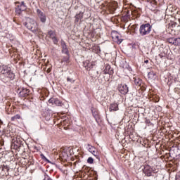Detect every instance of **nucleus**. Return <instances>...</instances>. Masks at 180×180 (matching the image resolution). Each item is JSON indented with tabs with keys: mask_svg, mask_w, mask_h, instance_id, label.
Instances as JSON below:
<instances>
[{
	"mask_svg": "<svg viewBox=\"0 0 180 180\" xmlns=\"http://www.w3.org/2000/svg\"><path fill=\"white\" fill-rule=\"evenodd\" d=\"M24 25L27 28L29 29V30H31V32L35 34H40L41 33V30L40 28H39L37 22L32 18H27L26 22L24 23Z\"/></svg>",
	"mask_w": 180,
	"mask_h": 180,
	"instance_id": "1",
	"label": "nucleus"
},
{
	"mask_svg": "<svg viewBox=\"0 0 180 180\" xmlns=\"http://www.w3.org/2000/svg\"><path fill=\"white\" fill-rule=\"evenodd\" d=\"M1 73L6 77V78H9V79H15V74L12 72V70H11V67H8V65H4L2 66V70L1 71Z\"/></svg>",
	"mask_w": 180,
	"mask_h": 180,
	"instance_id": "2",
	"label": "nucleus"
},
{
	"mask_svg": "<svg viewBox=\"0 0 180 180\" xmlns=\"http://www.w3.org/2000/svg\"><path fill=\"white\" fill-rule=\"evenodd\" d=\"M150 32H151V25L150 24L147 23L141 25L139 32L141 36L149 34Z\"/></svg>",
	"mask_w": 180,
	"mask_h": 180,
	"instance_id": "3",
	"label": "nucleus"
},
{
	"mask_svg": "<svg viewBox=\"0 0 180 180\" xmlns=\"http://www.w3.org/2000/svg\"><path fill=\"white\" fill-rule=\"evenodd\" d=\"M27 9L26 4H25V1H22L20 5H18L15 7V13L16 15H22V12H25Z\"/></svg>",
	"mask_w": 180,
	"mask_h": 180,
	"instance_id": "4",
	"label": "nucleus"
},
{
	"mask_svg": "<svg viewBox=\"0 0 180 180\" xmlns=\"http://www.w3.org/2000/svg\"><path fill=\"white\" fill-rule=\"evenodd\" d=\"M111 37H112V40L114 41H115V43H117V44H120V43H122V41H123L122 37H120V34H119L116 31H112L111 32Z\"/></svg>",
	"mask_w": 180,
	"mask_h": 180,
	"instance_id": "5",
	"label": "nucleus"
},
{
	"mask_svg": "<svg viewBox=\"0 0 180 180\" xmlns=\"http://www.w3.org/2000/svg\"><path fill=\"white\" fill-rule=\"evenodd\" d=\"M20 136L14 137L12 139L11 147H13L15 150H18L20 147Z\"/></svg>",
	"mask_w": 180,
	"mask_h": 180,
	"instance_id": "6",
	"label": "nucleus"
},
{
	"mask_svg": "<svg viewBox=\"0 0 180 180\" xmlns=\"http://www.w3.org/2000/svg\"><path fill=\"white\" fill-rule=\"evenodd\" d=\"M37 14L39 19L40 20V22H41V23H46V20H47V16L46 14L43 13V11H41L40 9L37 10Z\"/></svg>",
	"mask_w": 180,
	"mask_h": 180,
	"instance_id": "7",
	"label": "nucleus"
},
{
	"mask_svg": "<svg viewBox=\"0 0 180 180\" xmlns=\"http://www.w3.org/2000/svg\"><path fill=\"white\" fill-rule=\"evenodd\" d=\"M118 90L122 95H127L129 93V87L126 84H121L118 86Z\"/></svg>",
	"mask_w": 180,
	"mask_h": 180,
	"instance_id": "8",
	"label": "nucleus"
},
{
	"mask_svg": "<svg viewBox=\"0 0 180 180\" xmlns=\"http://www.w3.org/2000/svg\"><path fill=\"white\" fill-rule=\"evenodd\" d=\"M0 174L3 175V176H8V175H9V167L0 165Z\"/></svg>",
	"mask_w": 180,
	"mask_h": 180,
	"instance_id": "9",
	"label": "nucleus"
},
{
	"mask_svg": "<svg viewBox=\"0 0 180 180\" xmlns=\"http://www.w3.org/2000/svg\"><path fill=\"white\" fill-rule=\"evenodd\" d=\"M48 35L49 36L50 39H52L54 44H57V43H58V39H57V34H56V31H49Z\"/></svg>",
	"mask_w": 180,
	"mask_h": 180,
	"instance_id": "10",
	"label": "nucleus"
},
{
	"mask_svg": "<svg viewBox=\"0 0 180 180\" xmlns=\"http://www.w3.org/2000/svg\"><path fill=\"white\" fill-rule=\"evenodd\" d=\"M153 171H154V169H153V167H151L150 165H146L144 166L143 172L146 176H151Z\"/></svg>",
	"mask_w": 180,
	"mask_h": 180,
	"instance_id": "11",
	"label": "nucleus"
},
{
	"mask_svg": "<svg viewBox=\"0 0 180 180\" xmlns=\"http://www.w3.org/2000/svg\"><path fill=\"white\" fill-rule=\"evenodd\" d=\"M29 94H30V90L22 87L21 91L19 92V96L21 98H26V96H29Z\"/></svg>",
	"mask_w": 180,
	"mask_h": 180,
	"instance_id": "12",
	"label": "nucleus"
},
{
	"mask_svg": "<svg viewBox=\"0 0 180 180\" xmlns=\"http://www.w3.org/2000/svg\"><path fill=\"white\" fill-rule=\"evenodd\" d=\"M94 63H91L89 60H85L83 62V66L87 71H91L94 68Z\"/></svg>",
	"mask_w": 180,
	"mask_h": 180,
	"instance_id": "13",
	"label": "nucleus"
},
{
	"mask_svg": "<svg viewBox=\"0 0 180 180\" xmlns=\"http://www.w3.org/2000/svg\"><path fill=\"white\" fill-rule=\"evenodd\" d=\"M88 151H89V153H91V154H93V155H94V157H96L97 158V160H99V155H98V153L96 152V148L91 145H88Z\"/></svg>",
	"mask_w": 180,
	"mask_h": 180,
	"instance_id": "14",
	"label": "nucleus"
},
{
	"mask_svg": "<svg viewBox=\"0 0 180 180\" xmlns=\"http://www.w3.org/2000/svg\"><path fill=\"white\" fill-rule=\"evenodd\" d=\"M49 103H54L56 106H61L63 103L58 99L51 98L49 101Z\"/></svg>",
	"mask_w": 180,
	"mask_h": 180,
	"instance_id": "15",
	"label": "nucleus"
},
{
	"mask_svg": "<svg viewBox=\"0 0 180 180\" xmlns=\"http://www.w3.org/2000/svg\"><path fill=\"white\" fill-rule=\"evenodd\" d=\"M119 110V105L117 103H112L110 107V112H116Z\"/></svg>",
	"mask_w": 180,
	"mask_h": 180,
	"instance_id": "16",
	"label": "nucleus"
},
{
	"mask_svg": "<svg viewBox=\"0 0 180 180\" xmlns=\"http://www.w3.org/2000/svg\"><path fill=\"white\" fill-rule=\"evenodd\" d=\"M167 41L170 44H174V46H178V38H169L167 39Z\"/></svg>",
	"mask_w": 180,
	"mask_h": 180,
	"instance_id": "17",
	"label": "nucleus"
},
{
	"mask_svg": "<svg viewBox=\"0 0 180 180\" xmlns=\"http://www.w3.org/2000/svg\"><path fill=\"white\" fill-rule=\"evenodd\" d=\"M84 18V13L80 12L75 15V22H78Z\"/></svg>",
	"mask_w": 180,
	"mask_h": 180,
	"instance_id": "18",
	"label": "nucleus"
},
{
	"mask_svg": "<svg viewBox=\"0 0 180 180\" xmlns=\"http://www.w3.org/2000/svg\"><path fill=\"white\" fill-rule=\"evenodd\" d=\"M61 46L63 49L62 51L67 54V53H68V49H67V45L65 44V42H64V41H61Z\"/></svg>",
	"mask_w": 180,
	"mask_h": 180,
	"instance_id": "19",
	"label": "nucleus"
},
{
	"mask_svg": "<svg viewBox=\"0 0 180 180\" xmlns=\"http://www.w3.org/2000/svg\"><path fill=\"white\" fill-rule=\"evenodd\" d=\"M155 16H165V13H164V12L162 11L157 10V11L155 12Z\"/></svg>",
	"mask_w": 180,
	"mask_h": 180,
	"instance_id": "20",
	"label": "nucleus"
},
{
	"mask_svg": "<svg viewBox=\"0 0 180 180\" xmlns=\"http://www.w3.org/2000/svg\"><path fill=\"white\" fill-rule=\"evenodd\" d=\"M155 75H156V74H155V72H154L153 71H151V72H148V78H150V79H154L155 77Z\"/></svg>",
	"mask_w": 180,
	"mask_h": 180,
	"instance_id": "21",
	"label": "nucleus"
},
{
	"mask_svg": "<svg viewBox=\"0 0 180 180\" xmlns=\"http://www.w3.org/2000/svg\"><path fill=\"white\" fill-rule=\"evenodd\" d=\"M92 113L96 120H98V119H99V113L98 112V111H93Z\"/></svg>",
	"mask_w": 180,
	"mask_h": 180,
	"instance_id": "22",
	"label": "nucleus"
},
{
	"mask_svg": "<svg viewBox=\"0 0 180 180\" xmlns=\"http://www.w3.org/2000/svg\"><path fill=\"white\" fill-rule=\"evenodd\" d=\"M134 84L136 86H140V85H141V80L140 79H135Z\"/></svg>",
	"mask_w": 180,
	"mask_h": 180,
	"instance_id": "23",
	"label": "nucleus"
},
{
	"mask_svg": "<svg viewBox=\"0 0 180 180\" xmlns=\"http://www.w3.org/2000/svg\"><path fill=\"white\" fill-rule=\"evenodd\" d=\"M18 119H20V115L17 114L11 117V121L15 122V120H18Z\"/></svg>",
	"mask_w": 180,
	"mask_h": 180,
	"instance_id": "24",
	"label": "nucleus"
},
{
	"mask_svg": "<svg viewBox=\"0 0 180 180\" xmlns=\"http://www.w3.org/2000/svg\"><path fill=\"white\" fill-rule=\"evenodd\" d=\"M147 2H150V5H152V6H155V5H157V1L156 0H146Z\"/></svg>",
	"mask_w": 180,
	"mask_h": 180,
	"instance_id": "25",
	"label": "nucleus"
},
{
	"mask_svg": "<svg viewBox=\"0 0 180 180\" xmlns=\"http://www.w3.org/2000/svg\"><path fill=\"white\" fill-rule=\"evenodd\" d=\"M167 11L172 12V15H174V12L176 11V8H173L172 7H167L166 9Z\"/></svg>",
	"mask_w": 180,
	"mask_h": 180,
	"instance_id": "26",
	"label": "nucleus"
},
{
	"mask_svg": "<svg viewBox=\"0 0 180 180\" xmlns=\"http://www.w3.org/2000/svg\"><path fill=\"white\" fill-rule=\"evenodd\" d=\"M67 81L68 82H70V84H74V82H75V80L74 79H71L70 77L67 78Z\"/></svg>",
	"mask_w": 180,
	"mask_h": 180,
	"instance_id": "27",
	"label": "nucleus"
},
{
	"mask_svg": "<svg viewBox=\"0 0 180 180\" xmlns=\"http://www.w3.org/2000/svg\"><path fill=\"white\" fill-rule=\"evenodd\" d=\"M87 162L88 164H94V158H89L88 160H87Z\"/></svg>",
	"mask_w": 180,
	"mask_h": 180,
	"instance_id": "28",
	"label": "nucleus"
},
{
	"mask_svg": "<svg viewBox=\"0 0 180 180\" xmlns=\"http://www.w3.org/2000/svg\"><path fill=\"white\" fill-rule=\"evenodd\" d=\"M69 60H70V57H68V56H66V57L63 58V61L65 63H68Z\"/></svg>",
	"mask_w": 180,
	"mask_h": 180,
	"instance_id": "29",
	"label": "nucleus"
},
{
	"mask_svg": "<svg viewBox=\"0 0 180 180\" xmlns=\"http://www.w3.org/2000/svg\"><path fill=\"white\" fill-rule=\"evenodd\" d=\"M172 26H174V27H180V24L177 21V22L173 23Z\"/></svg>",
	"mask_w": 180,
	"mask_h": 180,
	"instance_id": "30",
	"label": "nucleus"
},
{
	"mask_svg": "<svg viewBox=\"0 0 180 180\" xmlns=\"http://www.w3.org/2000/svg\"><path fill=\"white\" fill-rule=\"evenodd\" d=\"M177 46H180V37L177 38Z\"/></svg>",
	"mask_w": 180,
	"mask_h": 180,
	"instance_id": "31",
	"label": "nucleus"
},
{
	"mask_svg": "<svg viewBox=\"0 0 180 180\" xmlns=\"http://www.w3.org/2000/svg\"><path fill=\"white\" fill-rule=\"evenodd\" d=\"M176 180H180V175H177L176 176Z\"/></svg>",
	"mask_w": 180,
	"mask_h": 180,
	"instance_id": "32",
	"label": "nucleus"
},
{
	"mask_svg": "<svg viewBox=\"0 0 180 180\" xmlns=\"http://www.w3.org/2000/svg\"><path fill=\"white\" fill-rule=\"evenodd\" d=\"M144 63H145L146 64H148V60H146L144 61Z\"/></svg>",
	"mask_w": 180,
	"mask_h": 180,
	"instance_id": "33",
	"label": "nucleus"
},
{
	"mask_svg": "<svg viewBox=\"0 0 180 180\" xmlns=\"http://www.w3.org/2000/svg\"><path fill=\"white\" fill-rule=\"evenodd\" d=\"M42 158H46V157L44 155H41Z\"/></svg>",
	"mask_w": 180,
	"mask_h": 180,
	"instance_id": "34",
	"label": "nucleus"
},
{
	"mask_svg": "<svg viewBox=\"0 0 180 180\" xmlns=\"http://www.w3.org/2000/svg\"><path fill=\"white\" fill-rule=\"evenodd\" d=\"M15 4H20L19 1L15 2Z\"/></svg>",
	"mask_w": 180,
	"mask_h": 180,
	"instance_id": "35",
	"label": "nucleus"
},
{
	"mask_svg": "<svg viewBox=\"0 0 180 180\" xmlns=\"http://www.w3.org/2000/svg\"><path fill=\"white\" fill-rule=\"evenodd\" d=\"M48 180H52L51 179L49 178Z\"/></svg>",
	"mask_w": 180,
	"mask_h": 180,
	"instance_id": "36",
	"label": "nucleus"
},
{
	"mask_svg": "<svg viewBox=\"0 0 180 180\" xmlns=\"http://www.w3.org/2000/svg\"><path fill=\"white\" fill-rule=\"evenodd\" d=\"M18 91H20V89L18 88Z\"/></svg>",
	"mask_w": 180,
	"mask_h": 180,
	"instance_id": "37",
	"label": "nucleus"
},
{
	"mask_svg": "<svg viewBox=\"0 0 180 180\" xmlns=\"http://www.w3.org/2000/svg\"><path fill=\"white\" fill-rule=\"evenodd\" d=\"M63 154H67V153H65V152H63Z\"/></svg>",
	"mask_w": 180,
	"mask_h": 180,
	"instance_id": "38",
	"label": "nucleus"
}]
</instances>
